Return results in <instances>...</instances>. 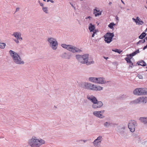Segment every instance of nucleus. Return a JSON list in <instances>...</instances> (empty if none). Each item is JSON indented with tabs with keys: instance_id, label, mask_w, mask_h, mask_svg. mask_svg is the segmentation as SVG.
Returning <instances> with one entry per match:
<instances>
[{
	"instance_id": "f257e3e1",
	"label": "nucleus",
	"mask_w": 147,
	"mask_h": 147,
	"mask_svg": "<svg viewBox=\"0 0 147 147\" xmlns=\"http://www.w3.org/2000/svg\"><path fill=\"white\" fill-rule=\"evenodd\" d=\"M76 57L79 62L82 64H86L87 65H89L94 63V61H88V54H86L82 55L78 54L76 55Z\"/></svg>"
},
{
	"instance_id": "f03ea898",
	"label": "nucleus",
	"mask_w": 147,
	"mask_h": 147,
	"mask_svg": "<svg viewBox=\"0 0 147 147\" xmlns=\"http://www.w3.org/2000/svg\"><path fill=\"white\" fill-rule=\"evenodd\" d=\"M87 98L93 103L92 106L93 109L99 108L103 105L102 102L98 101L96 97L92 95H88L87 96Z\"/></svg>"
},
{
	"instance_id": "7ed1b4c3",
	"label": "nucleus",
	"mask_w": 147,
	"mask_h": 147,
	"mask_svg": "<svg viewBox=\"0 0 147 147\" xmlns=\"http://www.w3.org/2000/svg\"><path fill=\"white\" fill-rule=\"evenodd\" d=\"M45 142L43 140L40 139H37L34 136L28 141V144L32 147H40V146L45 144Z\"/></svg>"
},
{
	"instance_id": "20e7f679",
	"label": "nucleus",
	"mask_w": 147,
	"mask_h": 147,
	"mask_svg": "<svg viewBox=\"0 0 147 147\" xmlns=\"http://www.w3.org/2000/svg\"><path fill=\"white\" fill-rule=\"evenodd\" d=\"M9 53L10 56H11L14 62L17 64H23L24 62L21 58L19 54L12 50H10Z\"/></svg>"
},
{
	"instance_id": "39448f33",
	"label": "nucleus",
	"mask_w": 147,
	"mask_h": 147,
	"mask_svg": "<svg viewBox=\"0 0 147 147\" xmlns=\"http://www.w3.org/2000/svg\"><path fill=\"white\" fill-rule=\"evenodd\" d=\"M61 46L63 48L73 53L80 52L82 51L78 48L71 45L62 44Z\"/></svg>"
},
{
	"instance_id": "423d86ee",
	"label": "nucleus",
	"mask_w": 147,
	"mask_h": 147,
	"mask_svg": "<svg viewBox=\"0 0 147 147\" xmlns=\"http://www.w3.org/2000/svg\"><path fill=\"white\" fill-rule=\"evenodd\" d=\"M47 41L49 45L51 48L54 50H56L58 47V42L55 38L53 37L48 38Z\"/></svg>"
},
{
	"instance_id": "0eeeda50",
	"label": "nucleus",
	"mask_w": 147,
	"mask_h": 147,
	"mask_svg": "<svg viewBox=\"0 0 147 147\" xmlns=\"http://www.w3.org/2000/svg\"><path fill=\"white\" fill-rule=\"evenodd\" d=\"M134 94L136 95H147V88H136L133 92Z\"/></svg>"
},
{
	"instance_id": "6e6552de",
	"label": "nucleus",
	"mask_w": 147,
	"mask_h": 147,
	"mask_svg": "<svg viewBox=\"0 0 147 147\" xmlns=\"http://www.w3.org/2000/svg\"><path fill=\"white\" fill-rule=\"evenodd\" d=\"M114 35L113 33H107L104 36L105 41L107 43H110L112 41V38Z\"/></svg>"
},
{
	"instance_id": "1a4fd4ad",
	"label": "nucleus",
	"mask_w": 147,
	"mask_h": 147,
	"mask_svg": "<svg viewBox=\"0 0 147 147\" xmlns=\"http://www.w3.org/2000/svg\"><path fill=\"white\" fill-rule=\"evenodd\" d=\"M103 88L100 86L91 83L88 90L94 91H100L102 90Z\"/></svg>"
},
{
	"instance_id": "9d476101",
	"label": "nucleus",
	"mask_w": 147,
	"mask_h": 147,
	"mask_svg": "<svg viewBox=\"0 0 147 147\" xmlns=\"http://www.w3.org/2000/svg\"><path fill=\"white\" fill-rule=\"evenodd\" d=\"M97 84H105L109 83L110 81H106L105 80V78L103 77L97 78Z\"/></svg>"
},
{
	"instance_id": "9b49d317",
	"label": "nucleus",
	"mask_w": 147,
	"mask_h": 147,
	"mask_svg": "<svg viewBox=\"0 0 147 147\" xmlns=\"http://www.w3.org/2000/svg\"><path fill=\"white\" fill-rule=\"evenodd\" d=\"M93 114L96 117L100 118H103L105 117V116L101 114L100 111H94L93 112Z\"/></svg>"
},
{
	"instance_id": "f8f14e48",
	"label": "nucleus",
	"mask_w": 147,
	"mask_h": 147,
	"mask_svg": "<svg viewBox=\"0 0 147 147\" xmlns=\"http://www.w3.org/2000/svg\"><path fill=\"white\" fill-rule=\"evenodd\" d=\"M132 20L136 23V24L142 25L144 24V22L138 17H137L136 19L133 18Z\"/></svg>"
},
{
	"instance_id": "ddd939ff",
	"label": "nucleus",
	"mask_w": 147,
	"mask_h": 147,
	"mask_svg": "<svg viewBox=\"0 0 147 147\" xmlns=\"http://www.w3.org/2000/svg\"><path fill=\"white\" fill-rule=\"evenodd\" d=\"M90 84V83L84 82L81 84V86L84 88L88 90Z\"/></svg>"
},
{
	"instance_id": "4468645a",
	"label": "nucleus",
	"mask_w": 147,
	"mask_h": 147,
	"mask_svg": "<svg viewBox=\"0 0 147 147\" xmlns=\"http://www.w3.org/2000/svg\"><path fill=\"white\" fill-rule=\"evenodd\" d=\"M60 56L62 58L67 59H69L71 56L70 55H69L66 53H64L62 54Z\"/></svg>"
},
{
	"instance_id": "2eb2a0df",
	"label": "nucleus",
	"mask_w": 147,
	"mask_h": 147,
	"mask_svg": "<svg viewBox=\"0 0 147 147\" xmlns=\"http://www.w3.org/2000/svg\"><path fill=\"white\" fill-rule=\"evenodd\" d=\"M140 102L146 103L147 101V98L146 97L142 96L138 98Z\"/></svg>"
},
{
	"instance_id": "dca6fc26",
	"label": "nucleus",
	"mask_w": 147,
	"mask_h": 147,
	"mask_svg": "<svg viewBox=\"0 0 147 147\" xmlns=\"http://www.w3.org/2000/svg\"><path fill=\"white\" fill-rule=\"evenodd\" d=\"M137 64L139 65H141L143 67L147 65L146 63L142 60L138 61L137 62Z\"/></svg>"
},
{
	"instance_id": "f3484780",
	"label": "nucleus",
	"mask_w": 147,
	"mask_h": 147,
	"mask_svg": "<svg viewBox=\"0 0 147 147\" xmlns=\"http://www.w3.org/2000/svg\"><path fill=\"white\" fill-rule=\"evenodd\" d=\"M94 14L95 16L96 17L101 14V11L98 10L96 9H94Z\"/></svg>"
},
{
	"instance_id": "a211bd4d",
	"label": "nucleus",
	"mask_w": 147,
	"mask_h": 147,
	"mask_svg": "<svg viewBox=\"0 0 147 147\" xmlns=\"http://www.w3.org/2000/svg\"><path fill=\"white\" fill-rule=\"evenodd\" d=\"M128 127L129 129H130V131L132 132H133L135 130V127L136 126H134V125H131L130 124L128 123Z\"/></svg>"
},
{
	"instance_id": "6ab92c4d",
	"label": "nucleus",
	"mask_w": 147,
	"mask_h": 147,
	"mask_svg": "<svg viewBox=\"0 0 147 147\" xmlns=\"http://www.w3.org/2000/svg\"><path fill=\"white\" fill-rule=\"evenodd\" d=\"M88 28L90 32L94 31L95 29L94 25H93L92 23L90 24L88 26Z\"/></svg>"
},
{
	"instance_id": "aec40b11",
	"label": "nucleus",
	"mask_w": 147,
	"mask_h": 147,
	"mask_svg": "<svg viewBox=\"0 0 147 147\" xmlns=\"http://www.w3.org/2000/svg\"><path fill=\"white\" fill-rule=\"evenodd\" d=\"M97 80V78L96 77H90L88 79L90 81L95 83H96Z\"/></svg>"
},
{
	"instance_id": "412c9836",
	"label": "nucleus",
	"mask_w": 147,
	"mask_h": 147,
	"mask_svg": "<svg viewBox=\"0 0 147 147\" xmlns=\"http://www.w3.org/2000/svg\"><path fill=\"white\" fill-rule=\"evenodd\" d=\"M139 119L144 124L147 123V117H140Z\"/></svg>"
},
{
	"instance_id": "4be33fe9",
	"label": "nucleus",
	"mask_w": 147,
	"mask_h": 147,
	"mask_svg": "<svg viewBox=\"0 0 147 147\" xmlns=\"http://www.w3.org/2000/svg\"><path fill=\"white\" fill-rule=\"evenodd\" d=\"M139 102H140L138 99V98L137 99L131 102L130 103V104L131 105L133 104H137L139 103Z\"/></svg>"
},
{
	"instance_id": "5701e85b",
	"label": "nucleus",
	"mask_w": 147,
	"mask_h": 147,
	"mask_svg": "<svg viewBox=\"0 0 147 147\" xmlns=\"http://www.w3.org/2000/svg\"><path fill=\"white\" fill-rule=\"evenodd\" d=\"M129 124L131 125H134L135 126H136L137 125V123L136 121L134 120H131L130 121Z\"/></svg>"
},
{
	"instance_id": "b1692460",
	"label": "nucleus",
	"mask_w": 147,
	"mask_h": 147,
	"mask_svg": "<svg viewBox=\"0 0 147 147\" xmlns=\"http://www.w3.org/2000/svg\"><path fill=\"white\" fill-rule=\"evenodd\" d=\"M146 34L145 32H143L139 36V38L140 39H143L146 36Z\"/></svg>"
},
{
	"instance_id": "393cba45",
	"label": "nucleus",
	"mask_w": 147,
	"mask_h": 147,
	"mask_svg": "<svg viewBox=\"0 0 147 147\" xmlns=\"http://www.w3.org/2000/svg\"><path fill=\"white\" fill-rule=\"evenodd\" d=\"M12 35L14 36L15 37L18 39V37L19 36H21V34L20 33L15 32L13 33V34H12Z\"/></svg>"
},
{
	"instance_id": "a878e982",
	"label": "nucleus",
	"mask_w": 147,
	"mask_h": 147,
	"mask_svg": "<svg viewBox=\"0 0 147 147\" xmlns=\"http://www.w3.org/2000/svg\"><path fill=\"white\" fill-rule=\"evenodd\" d=\"M115 25L116 24L113 22H111L108 25V27L111 29L113 30L114 29L113 26Z\"/></svg>"
},
{
	"instance_id": "bb28decb",
	"label": "nucleus",
	"mask_w": 147,
	"mask_h": 147,
	"mask_svg": "<svg viewBox=\"0 0 147 147\" xmlns=\"http://www.w3.org/2000/svg\"><path fill=\"white\" fill-rule=\"evenodd\" d=\"M111 124L110 122H107L104 123V125L105 127H107L111 126Z\"/></svg>"
},
{
	"instance_id": "cd10ccee",
	"label": "nucleus",
	"mask_w": 147,
	"mask_h": 147,
	"mask_svg": "<svg viewBox=\"0 0 147 147\" xmlns=\"http://www.w3.org/2000/svg\"><path fill=\"white\" fill-rule=\"evenodd\" d=\"M6 46V44L5 43L0 42V48L4 49Z\"/></svg>"
},
{
	"instance_id": "c85d7f7f",
	"label": "nucleus",
	"mask_w": 147,
	"mask_h": 147,
	"mask_svg": "<svg viewBox=\"0 0 147 147\" xmlns=\"http://www.w3.org/2000/svg\"><path fill=\"white\" fill-rule=\"evenodd\" d=\"M145 38L143 39L142 40H140L136 44L138 45L140 43H143L145 42Z\"/></svg>"
},
{
	"instance_id": "c756f323",
	"label": "nucleus",
	"mask_w": 147,
	"mask_h": 147,
	"mask_svg": "<svg viewBox=\"0 0 147 147\" xmlns=\"http://www.w3.org/2000/svg\"><path fill=\"white\" fill-rule=\"evenodd\" d=\"M112 51L118 53L119 54H120L122 52V51L116 49H115V50H113Z\"/></svg>"
},
{
	"instance_id": "7c9ffc66",
	"label": "nucleus",
	"mask_w": 147,
	"mask_h": 147,
	"mask_svg": "<svg viewBox=\"0 0 147 147\" xmlns=\"http://www.w3.org/2000/svg\"><path fill=\"white\" fill-rule=\"evenodd\" d=\"M42 10L45 13H48V8L46 7H44L42 8Z\"/></svg>"
},
{
	"instance_id": "2f4dec72",
	"label": "nucleus",
	"mask_w": 147,
	"mask_h": 147,
	"mask_svg": "<svg viewBox=\"0 0 147 147\" xmlns=\"http://www.w3.org/2000/svg\"><path fill=\"white\" fill-rule=\"evenodd\" d=\"M121 136L123 137H125V136H127V134L124 131L121 132Z\"/></svg>"
},
{
	"instance_id": "473e14b6",
	"label": "nucleus",
	"mask_w": 147,
	"mask_h": 147,
	"mask_svg": "<svg viewBox=\"0 0 147 147\" xmlns=\"http://www.w3.org/2000/svg\"><path fill=\"white\" fill-rule=\"evenodd\" d=\"M121 136L123 137H125V136H127V134L124 131L121 132Z\"/></svg>"
},
{
	"instance_id": "72a5a7b5",
	"label": "nucleus",
	"mask_w": 147,
	"mask_h": 147,
	"mask_svg": "<svg viewBox=\"0 0 147 147\" xmlns=\"http://www.w3.org/2000/svg\"><path fill=\"white\" fill-rule=\"evenodd\" d=\"M132 136L134 138H138L139 137V136H138V134H137L133 133L132 134Z\"/></svg>"
},
{
	"instance_id": "f704fd0d",
	"label": "nucleus",
	"mask_w": 147,
	"mask_h": 147,
	"mask_svg": "<svg viewBox=\"0 0 147 147\" xmlns=\"http://www.w3.org/2000/svg\"><path fill=\"white\" fill-rule=\"evenodd\" d=\"M127 63H129L131 64H132V66H131V65H129V67H131V68H132L133 66V63L132 62L131 59Z\"/></svg>"
},
{
	"instance_id": "c9c22d12",
	"label": "nucleus",
	"mask_w": 147,
	"mask_h": 147,
	"mask_svg": "<svg viewBox=\"0 0 147 147\" xmlns=\"http://www.w3.org/2000/svg\"><path fill=\"white\" fill-rule=\"evenodd\" d=\"M137 77H138L140 79H142L143 78V76L142 75L140 74H138Z\"/></svg>"
},
{
	"instance_id": "e433bc0d",
	"label": "nucleus",
	"mask_w": 147,
	"mask_h": 147,
	"mask_svg": "<svg viewBox=\"0 0 147 147\" xmlns=\"http://www.w3.org/2000/svg\"><path fill=\"white\" fill-rule=\"evenodd\" d=\"M131 59V58H129V57H127L125 58V61H127V63Z\"/></svg>"
},
{
	"instance_id": "4c0bfd02",
	"label": "nucleus",
	"mask_w": 147,
	"mask_h": 147,
	"mask_svg": "<svg viewBox=\"0 0 147 147\" xmlns=\"http://www.w3.org/2000/svg\"><path fill=\"white\" fill-rule=\"evenodd\" d=\"M18 39L20 41H21L22 39V38L21 36H19L18 37Z\"/></svg>"
},
{
	"instance_id": "58836bf2",
	"label": "nucleus",
	"mask_w": 147,
	"mask_h": 147,
	"mask_svg": "<svg viewBox=\"0 0 147 147\" xmlns=\"http://www.w3.org/2000/svg\"><path fill=\"white\" fill-rule=\"evenodd\" d=\"M131 55H131V54H129V55H127V56L128 57H129V58H131L132 57H133V56H131Z\"/></svg>"
},
{
	"instance_id": "ea45409f",
	"label": "nucleus",
	"mask_w": 147,
	"mask_h": 147,
	"mask_svg": "<svg viewBox=\"0 0 147 147\" xmlns=\"http://www.w3.org/2000/svg\"><path fill=\"white\" fill-rule=\"evenodd\" d=\"M131 54V55H131V56H133L135 55H136V52H135V51H134V52H133Z\"/></svg>"
},
{
	"instance_id": "a19ab883",
	"label": "nucleus",
	"mask_w": 147,
	"mask_h": 147,
	"mask_svg": "<svg viewBox=\"0 0 147 147\" xmlns=\"http://www.w3.org/2000/svg\"><path fill=\"white\" fill-rule=\"evenodd\" d=\"M38 2L40 6L42 7H43V6L44 4L43 3H40V1H39Z\"/></svg>"
},
{
	"instance_id": "79ce46f5",
	"label": "nucleus",
	"mask_w": 147,
	"mask_h": 147,
	"mask_svg": "<svg viewBox=\"0 0 147 147\" xmlns=\"http://www.w3.org/2000/svg\"><path fill=\"white\" fill-rule=\"evenodd\" d=\"M15 42L17 43H18L19 42V41L18 39H15L14 40Z\"/></svg>"
},
{
	"instance_id": "37998d69",
	"label": "nucleus",
	"mask_w": 147,
	"mask_h": 147,
	"mask_svg": "<svg viewBox=\"0 0 147 147\" xmlns=\"http://www.w3.org/2000/svg\"><path fill=\"white\" fill-rule=\"evenodd\" d=\"M83 141L84 142H86V141H87V140H79L78 141H78L79 142L80 141Z\"/></svg>"
},
{
	"instance_id": "c03bdc74",
	"label": "nucleus",
	"mask_w": 147,
	"mask_h": 147,
	"mask_svg": "<svg viewBox=\"0 0 147 147\" xmlns=\"http://www.w3.org/2000/svg\"><path fill=\"white\" fill-rule=\"evenodd\" d=\"M77 20L78 21V23H79V24L80 25H81V23H82V22H80L79 20H78V19H77Z\"/></svg>"
},
{
	"instance_id": "a18cd8bd",
	"label": "nucleus",
	"mask_w": 147,
	"mask_h": 147,
	"mask_svg": "<svg viewBox=\"0 0 147 147\" xmlns=\"http://www.w3.org/2000/svg\"><path fill=\"white\" fill-rule=\"evenodd\" d=\"M92 32H93V34H95L96 32V30H94V31Z\"/></svg>"
},
{
	"instance_id": "49530a36",
	"label": "nucleus",
	"mask_w": 147,
	"mask_h": 147,
	"mask_svg": "<svg viewBox=\"0 0 147 147\" xmlns=\"http://www.w3.org/2000/svg\"><path fill=\"white\" fill-rule=\"evenodd\" d=\"M100 111L101 114H102L104 113L105 111V110H102V111Z\"/></svg>"
},
{
	"instance_id": "de8ad7c7",
	"label": "nucleus",
	"mask_w": 147,
	"mask_h": 147,
	"mask_svg": "<svg viewBox=\"0 0 147 147\" xmlns=\"http://www.w3.org/2000/svg\"><path fill=\"white\" fill-rule=\"evenodd\" d=\"M135 52H136V54L138 53H139L140 52L139 50V49H138L136 51H135Z\"/></svg>"
},
{
	"instance_id": "09e8293b",
	"label": "nucleus",
	"mask_w": 147,
	"mask_h": 147,
	"mask_svg": "<svg viewBox=\"0 0 147 147\" xmlns=\"http://www.w3.org/2000/svg\"><path fill=\"white\" fill-rule=\"evenodd\" d=\"M147 48V44L143 48V49L144 50L145 49H146Z\"/></svg>"
},
{
	"instance_id": "8fccbe9b",
	"label": "nucleus",
	"mask_w": 147,
	"mask_h": 147,
	"mask_svg": "<svg viewBox=\"0 0 147 147\" xmlns=\"http://www.w3.org/2000/svg\"><path fill=\"white\" fill-rule=\"evenodd\" d=\"M144 143L145 144H146V146H147V139L145 141H144Z\"/></svg>"
},
{
	"instance_id": "3c124183",
	"label": "nucleus",
	"mask_w": 147,
	"mask_h": 147,
	"mask_svg": "<svg viewBox=\"0 0 147 147\" xmlns=\"http://www.w3.org/2000/svg\"><path fill=\"white\" fill-rule=\"evenodd\" d=\"M19 9H20V8H19V7L17 8L16 9V12L18 11L19 10Z\"/></svg>"
},
{
	"instance_id": "603ef678",
	"label": "nucleus",
	"mask_w": 147,
	"mask_h": 147,
	"mask_svg": "<svg viewBox=\"0 0 147 147\" xmlns=\"http://www.w3.org/2000/svg\"><path fill=\"white\" fill-rule=\"evenodd\" d=\"M91 18V17L90 16H89L88 17H86V19H87V18H89L90 19V18Z\"/></svg>"
},
{
	"instance_id": "864d4df0",
	"label": "nucleus",
	"mask_w": 147,
	"mask_h": 147,
	"mask_svg": "<svg viewBox=\"0 0 147 147\" xmlns=\"http://www.w3.org/2000/svg\"><path fill=\"white\" fill-rule=\"evenodd\" d=\"M104 58L106 60H107L108 59H109L108 57H104Z\"/></svg>"
},
{
	"instance_id": "5fc2aeb1",
	"label": "nucleus",
	"mask_w": 147,
	"mask_h": 147,
	"mask_svg": "<svg viewBox=\"0 0 147 147\" xmlns=\"http://www.w3.org/2000/svg\"><path fill=\"white\" fill-rule=\"evenodd\" d=\"M50 1L52 3H53L54 2V1L53 0H51Z\"/></svg>"
},
{
	"instance_id": "6e6d98bb",
	"label": "nucleus",
	"mask_w": 147,
	"mask_h": 147,
	"mask_svg": "<svg viewBox=\"0 0 147 147\" xmlns=\"http://www.w3.org/2000/svg\"><path fill=\"white\" fill-rule=\"evenodd\" d=\"M138 138V139H139V141H140L141 140H140V137L139 136Z\"/></svg>"
},
{
	"instance_id": "4d7b16f0",
	"label": "nucleus",
	"mask_w": 147,
	"mask_h": 147,
	"mask_svg": "<svg viewBox=\"0 0 147 147\" xmlns=\"http://www.w3.org/2000/svg\"><path fill=\"white\" fill-rule=\"evenodd\" d=\"M94 34H92V37H94Z\"/></svg>"
},
{
	"instance_id": "13d9d810",
	"label": "nucleus",
	"mask_w": 147,
	"mask_h": 147,
	"mask_svg": "<svg viewBox=\"0 0 147 147\" xmlns=\"http://www.w3.org/2000/svg\"><path fill=\"white\" fill-rule=\"evenodd\" d=\"M121 1L124 4H125L124 2L122 0H121Z\"/></svg>"
},
{
	"instance_id": "bf43d9fd",
	"label": "nucleus",
	"mask_w": 147,
	"mask_h": 147,
	"mask_svg": "<svg viewBox=\"0 0 147 147\" xmlns=\"http://www.w3.org/2000/svg\"><path fill=\"white\" fill-rule=\"evenodd\" d=\"M147 31V28H146V29L144 30V32H145V33Z\"/></svg>"
},
{
	"instance_id": "052dcab7",
	"label": "nucleus",
	"mask_w": 147,
	"mask_h": 147,
	"mask_svg": "<svg viewBox=\"0 0 147 147\" xmlns=\"http://www.w3.org/2000/svg\"><path fill=\"white\" fill-rule=\"evenodd\" d=\"M51 0H47V2H48L49 1H50Z\"/></svg>"
},
{
	"instance_id": "680f3d73",
	"label": "nucleus",
	"mask_w": 147,
	"mask_h": 147,
	"mask_svg": "<svg viewBox=\"0 0 147 147\" xmlns=\"http://www.w3.org/2000/svg\"><path fill=\"white\" fill-rule=\"evenodd\" d=\"M111 4H112V3L111 2H109V5H111Z\"/></svg>"
},
{
	"instance_id": "e2e57ef3",
	"label": "nucleus",
	"mask_w": 147,
	"mask_h": 147,
	"mask_svg": "<svg viewBox=\"0 0 147 147\" xmlns=\"http://www.w3.org/2000/svg\"><path fill=\"white\" fill-rule=\"evenodd\" d=\"M43 1L45 2V1H46V0H43Z\"/></svg>"
},
{
	"instance_id": "0e129e2a",
	"label": "nucleus",
	"mask_w": 147,
	"mask_h": 147,
	"mask_svg": "<svg viewBox=\"0 0 147 147\" xmlns=\"http://www.w3.org/2000/svg\"><path fill=\"white\" fill-rule=\"evenodd\" d=\"M125 127H123V129H125Z\"/></svg>"
},
{
	"instance_id": "69168bd1",
	"label": "nucleus",
	"mask_w": 147,
	"mask_h": 147,
	"mask_svg": "<svg viewBox=\"0 0 147 147\" xmlns=\"http://www.w3.org/2000/svg\"><path fill=\"white\" fill-rule=\"evenodd\" d=\"M146 68H147V69L146 70V71H147V67H146Z\"/></svg>"
},
{
	"instance_id": "338daca9",
	"label": "nucleus",
	"mask_w": 147,
	"mask_h": 147,
	"mask_svg": "<svg viewBox=\"0 0 147 147\" xmlns=\"http://www.w3.org/2000/svg\"><path fill=\"white\" fill-rule=\"evenodd\" d=\"M131 65V66H132V64H131V65Z\"/></svg>"
},
{
	"instance_id": "774afa93",
	"label": "nucleus",
	"mask_w": 147,
	"mask_h": 147,
	"mask_svg": "<svg viewBox=\"0 0 147 147\" xmlns=\"http://www.w3.org/2000/svg\"><path fill=\"white\" fill-rule=\"evenodd\" d=\"M146 3H147V2H146Z\"/></svg>"
}]
</instances>
